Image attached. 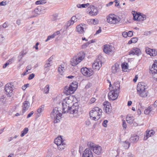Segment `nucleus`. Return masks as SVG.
I'll return each instance as SVG.
<instances>
[{
  "mask_svg": "<svg viewBox=\"0 0 157 157\" xmlns=\"http://www.w3.org/2000/svg\"><path fill=\"white\" fill-rule=\"evenodd\" d=\"M122 35L124 37H127L128 36V33L126 32H124L122 33Z\"/></svg>",
  "mask_w": 157,
  "mask_h": 157,
  "instance_id": "bf43d9fd",
  "label": "nucleus"
},
{
  "mask_svg": "<svg viewBox=\"0 0 157 157\" xmlns=\"http://www.w3.org/2000/svg\"><path fill=\"white\" fill-rule=\"evenodd\" d=\"M112 88V90L117 91L119 93V92L120 89V85L119 82L118 81L115 82L113 85Z\"/></svg>",
  "mask_w": 157,
  "mask_h": 157,
  "instance_id": "412c9836",
  "label": "nucleus"
},
{
  "mask_svg": "<svg viewBox=\"0 0 157 157\" xmlns=\"http://www.w3.org/2000/svg\"><path fill=\"white\" fill-rule=\"evenodd\" d=\"M57 148L58 150H62L64 149L66 147V144L64 142H63L60 145H59L57 146Z\"/></svg>",
  "mask_w": 157,
  "mask_h": 157,
  "instance_id": "e433bc0d",
  "label": "nucleus"
},
{
  "mask_svg": "<svg viewBox=\"0 0 157 157\" xmlns=\"http://www.w3.org/2000/svg\"><path fill=\"white\" fill-rule=\"evenodd\" d=\"M114 50V48L111 45L106 44L104 45L103 51L106 54H112Z\"/></svg>",
  "mask_w": 157,
  "mask_h": 157,
  "instance_id": "9d476101",
  "label": "nucleus"
},
{
  "mask_svg": "<svg viewBox=\"0 0 157 157\" xmlns=\"http://www.w3.org/2000/svg\"><path fill=\"white\" fill-rule=\"evenodd\" d=\"M157 72V61L155 60L151 68H150V73L153 74L154 72Z\"/></svg>",
  "mask_w": 157,
  "mask_h": 157,
  "instance_id": "aec40b11",
  "label": "nucleus"
},
{
  "mask_svg": "<svg viewBox=\"0 0 157 157\" xmlns=\"http://www.w3.org/2000/svg\"><path fill=\"white\" fill-rule=\"evenodd\" d=\"M104 108L105 112L107 113H110L112 110V106L110 103L108 101H105L104 102Z\"/></svg>",
  "mask_w": 157,
  "mask_h": 157,
  "instance_id": "2eb2a0df",
  "label": "nucleus"
},
{
  "mask_svg": "<svg viewBox=\"0 0 157 157\" xmlns=\"http://www.w3.org/2000/svg\"><path fill=\"white\" fill-rule=\"evenodd\" d=\"M30 106V104L28 101H25L23 103L22 105V113H24L29 108Z\"/></svg>",
  "mask_w": 157,
  "mask_h": 157,
  "instance_id": "6ab92c4d",
  "label": "nucleus"
},
{
  "mask_svg": "<svg viewBox=\"0 0 157 157\" xmlns=\"http://www.w3.org/2000/svg\"><path fill=\"white\" fill-rule=\"evenodd\" d=\"M93 150L94 153L99 155L101 153L102 150L101 147L96 145Z\"/></svg>",
  "mask_w": 157,
  "mask_h": 157,
  "instance_id": "4be33fe9",
  "label": "nucleus"
},
{
  "mask_svg": "<svg viewBox=\"0 0 157 157\" xmlns=\"http://www.w3.org/2000/svg\"><path fill=\"white\" fill-rule=\"evenodd\" d=\"M62 115L61 113L59 112L58 108L55 107L53 109L51 114V117L52 119L55 120L54 123H56L59 121V119L61 118Z\"/></svg>",
  "mask_w": 157,
  "mask_h": 157,
  "instance_id": "39448f33",
  "label": "nucleus"
},
{
  "mask_svg": "<svg viewBox=\"0 0 157 157\" xmlns=\"http://www.w3.org/2000/svg\"><path fill=\"white\" fill-rule=\"evenodd\" d=\"M72 98L71 96L67 97L63 100L62 102H64V103L70 106L72 103Z\"/></svg>",
  "mask_w": 157,
  "mask_h": 157,
  "instance_id": "b1692460",
  "label": "nucleus"
},
{
  "mask_svg": "<svg viewBox=\"0 0 157 157\" xmlns=\"http://www.w3.org/2000/svg\"><path fill=\"white\" fill-rule=\"evenodd\" d=\"M78 109V106L73 105L70 107L67 113L74 115L77 113Z\"/></svg>",
  "mask_w": 157,
  "mask_h": 157,
  "instance_id": "4468645a",
  "label": "nucleus"
},
{
  "mask_svg": "<svg viewBox=\"0 0 157 157\" xmlns=\"http://www.w3.org/2000/svg\"><path fill=\"white\" fill-rule=\"evenodd\" d=\"M41 11V8L39 6L36 8L34 11L32 12V13L33 14L34 13H35V14H40L42 13Z\"/></svg>",
  "mask_w": 157,
  "mask_h": 157,
  "instance_id": "f704fd0d",
  "label": "nucleus"
},
{
  "mask_svg": "<svg viewBox=\"0 0 157 157\" xmlns=\"http://www.w3.org/2000/svg\"><path fill=\"white\" fill-rule=\"evenodd\" d=\"M112 90L108 93V97L109 100L113 101L117 98L119 93Z\"/></svg>",
  "mask_w": 157,
  "mask_h": 157,
  "instance_id": "6e6552de",
  "label": "nucleus"
},
{
  "mask_svg": "<svg viewBox=\"0 0 157 157\" xmlns=\"http://www.w3.org/2000/svg\"><path fill=\"white\" fill-rule=\"evenodd\" d=\"M5 98L6 97L4 95L2 96L0 99V101L3 103H4L6 101Z\"/></svg>",
  "mask_w": 157,
  "mask_h": 157,
  "instance_id": "3c124183",
  "label": "nucleus"
},
{
  "mask_svg": "<svg viewBox=\"0 0 157 157\" xmlns=\"http://www.w3.org/2000/svg\"><path fill=\"white\" fill-rule=\"evenodd\" d=\"M13 85L10 83L6 84L4 87L5 93L8 97H11L13 95V90H14Z\"/></svg>",
  "mask_w": 157,
  "mask_h": 157,
  "instance_id": "423d86ee",
  "label": "nucleus"
},
{
  "mask_svg": "<svg viewBox=\"0 0 157 157\" xmlns=\"http://www.w3.org/2000/svg\"><path fill=\"white\" fill-rule=\"evenodd\" d=\"M81 71L82 74L84 76L90 77L93 74L92 70L86 67L81 68Z\"/></svg>",
  "mask_w": 157,
  "mask_h": 157,
  "instance_id": "9b49d317",
  "label": "nucleus"
},
{
  "mask_svg": "<svg viewBox=\"0 0 157 157\" xmlns=\"http://www.w3.org/2000/svg\"><path fill=\"white\" fill-rule=\"evenodd\" d=\"M127 65L128 63L126 62H124L122 64L121 67L123 71L124 72L127 71V69H128Z\"/></svg>",
  "mask_w": 157,
  "mask_h": 157,
  "instance_id": "c9c22d12",
  "label": "nucleus"
},
{
  "mask_svg": "<svg viewBox=\"0 0 157 157\" xmlns=\"http://www.w3.org/2000/svg\"><path fill=\"white\" fill-rule=\"evenodd\" d=\"M147 87L143 82H139L137 86V93L139 95L142 97H146L148 93L147 90Z\"/></svg>",
  "mask_w": 157,
  "mask_h": 157,
  "instance_id": "f257e3e1",
  "label": "nucleus"
},
{
  "mask_svg": "<svg viewBox=\"0 0 157 157\" xmlns=\"http://www.w3.org/2000/svg\"><path fill=\"white\" fill-rule=\"evenodd\" d=\"M96 145L94 144L93 143L91 142H88L87 144L88 146L93 150L94 147L96 146Z\"/></svg>",
  "mask_w": 157,
  "mask_h": 157,
  "instance_id": "79ce46f5",
  "label": "nucleus"
},
{
  "mask_svg": "<svg viewBox=\"0 0 157 157\" xmlns=\"http://www.w3.org/2000/svg\"><path fill=\"white\" fill-rule=\"evenodd\" d=\"M62 104L63 107L62 113H67L70 107V106L64 103V102H62Z\"/></svg>",
  "mask_w": 157,
  "mask_h": 157,
  "instance_id": "393cba45",
  "label": "nucleus"
},
{
  "mask_svg": "<svg viewBox=\"0 0 157 157\" xmlns=\"http://www.w3.org/2000/svg\"><path fill=\"white\" fill-rule=\"evenodd\" d=\"M92 86V84L90 83H88L85 86V88L88 89Z\"/></svg>",
  "mask_w": 157,
  "mask_h": 157,
  "instance_id": "680f3d73",
  "label": "nucleus"
},
{
  "mask_svg": "<svg viewBox=\"0 0 157 157\" xmlns=\"http://www.w3.org/2000/svg\"><path fill=\"white\" fill-rule=\"evenodd\" d=\"M128 36L130 37L133 35V32L132 31H130L128 33Z\"/></svg>",
  "mask_w": 157,
  "mask_h": 157,
  "instance_id": "052dcab7",
  "label": "nucleus"
},
{
  "mask_svg": "<svg viewBox=\"0 0 157 157\" xmlns=\"http://www.w3.org/2000/svg\"><path fill=\"white\" fill-rule=\"evenodd\" d=\"M78 87L77 82H75L71 84L69 86H66L64 89V93L67 95L73 94Z\"/></svg>",
  "mask_w": 157,
  "mask_h": 157,
  "instance_id": "7ed1b4c3",
  "label": "nucleus"
},
{
  "mask_svg": "<svg viewBox=\"0 0 157 157\" xmlns=\"http://www.w3.org/2000/svg\"><path fill=\"white\" fill-rule=\"evenodd\" d=\"M52 65L51 63L47 61H46V63H45L44 65V67L45 68H47L48 67H50Z\"/></svg>",
  "mask_w": 157,
  "mask_h": 157,
  "instance_id": "49530a36",
  "label": "nucleus"
},
{
  "mask_svg": "<svg viewBox=\"0 0 157 157\" xmlns=\"http://www.w3.org/2000/svg\"><path fill=\"white\" fill-rule=\"evenodd\" d=\"M96 99L95 98H92L90 100V103L91 104L94 103L96 101Z\"/></svg>",
  "mask_w": 157,
  "mask_h": 157,
  "instance_id": "774afa93",
  "label": "nucleus"
},
{
  "mask_svg": "<svg viewBox=\"0 0 157 157\" xmlns=\"http://www.w3.org/2000/svg\"><path fill=\"white\" fill-rule=\"evenodd\" d=\"M121 143L125 149H128L130 146V143L127 140H126L124 142H122Z\"/></svg>",
  "mask_w": 157,
  "mask_h": 157,
  "instance_id": "72a5a7b5",
  "label": "nucleus"
},
{
  "mask_svg": "<svg viewBox=\"0 0 157 157\" xmlns=\"http://www.w3.org/2000/svg\"><path fill=\"white\" fill-rule=\"evenodd\" d=\"M34 76L35 75L34 74L32 73L30 74L28 77V79L30 80L32 79L33 78H34Z\"/></svg>",
  "mask_w": 157,
  "mask_h": 157,
  "instance_id": "4d7b16f0",
  "label": "nucleus"
},
{
  "mask_svg": "<svg viewBox=\"0 0 157 157\" xmlns=\"http://www.w3.org/2000/svg\"><path fill=\"white\" fill-rule=\"evenodd\" d=\"M101 66L102 62L99 59H97L94 62L92 67L94 69L98 70Z\"/></svg>",
  "mask_w": 157,
  "mask_h": 157,
  "instance_id": "f8f14e48",
  "label": "nucleus"
},
{
  "mask_svg": "<svg viewBox=\"0 0 157 157\" xmlns=\"http://www.w3.org/2000/svg\"><path fill=\"white\" fill-rule=\"evenodd\" d=\"M146 134L144 137V139L145 140H147V138L153 136L154 134V132L152 130H147L146 131Z\"/></svg>",
  "mask_w": 157,
  "mask_h": 157,
  "instance_id": "a878e982",
  "label": "nucleus"
},
{
  "mask_svg": "<svg viewBox=\"0 0 157 157\" xmlns=\"http://www.w3.org/2000/svg\"><path fill=\"white\" fill-rule=\"evenodd\" d=\"M44 105H42L40 106L37 110L36 112L35 113L36 118L39 117L42 114V113L44 110Z\"/></svg>",
  "mask_w": 157,
  "mask_h": 157,
  "instance_id": "dca6fc26",
  "label": "nucleus"
},
{
  "mask_svg": "<svg viewBox=\"0 0 157 157\" xmlns=\"http://www.w3.org/2000/svg\"><path fill=\"white\" fill-rule=\"evenodd\" d=\"M137 21H143L146 19V16L145 15H141L140 14H137Z\"/></svg>",
  "mask_w": 157,
  "mask_h": 157,
  "instance_id": "473e14b6",
  "label": "nucleus"
},
{
  "mask_svg": "<svg viewBox=\"0 0 157 157\" xmlns=\"http://www.w3.org/2000/svg\"><path fill=\"white\" fill-rule=\"evenodd\" d=\"M86 25L84 24H80L77 25L76 31L79 34H83L85 32V29L86 28Z\"/></svg>",
  "mask_w": 157,
  "mask_h": 157,
  "instance_id": "1a4fd4ad",
  "label": "nucleus"
},
{
  "mask_svg": "<svg viewBox=\"0 0 157 157\" xmlns=\"http://www.w3.org/2000/svg\"><path fill=\"white\" fill-rule=\"evenodd\" d=\"M133 43H135L137 42L138 40L137 37H133L132 38Z\"/></svg>",
  "mask_w": 157,
  "mask_h": 157,
  "instance_id": "0e129e2a",
  "label": "nucleus"
},
{
  "mask_svg": "<svg viewBox=\"0 0 157 157\" xmlns=\"http://www.w3.org/2000/svg\"><path fill=\"white\" fill-rule=\"evenodd\" d=\"M141 53V52L140 49L136 48H134L129 52V55H136L137 56H139Z\"/></svg>",
  "mask_w": 157,
  "mask_h": 157,
  "instance_id": "f3484780",
  "label": "nucleus"
},
{
  "mask_svg": "<svg viewBox=\"0 0 157 157\" xmlns=\"http://www.w3.org/2000/svg\"><path fill=\"white\" fill-rule=\"evenodd\" d=\"M63 142H64L62 140V138L61 136L58 137L55 140V143L57 146L60 145V144H61Z\"/></svg>",
  "mask_w": 157,
  "mask_h": 157,
  "instance_id": "2f4dec72",
  "label": "nucleus"
},
{
  "mask_svg": "<svg viewBox=\"0 0 157 157\" xmlns=\"http://www.w3.org/2000/svg\"><path fill=\"white\" fill-rule=\"evenodd\" d=\"M89 3H87L86 4H78L77 5V6L78 8H86L89 5Z\"/></svg>",
  "mask_w": 157,
  "mask_h": 157,
  "instance_id": "4c0bfd02",
  "label": "nucleus"
},
{
  "mask_svg": "<svg viewBox=\"0 0 157 157\" xmlns=\"http://www.w3.org/2000/svg\"><path fill=\"white\" fill-rule=\"evenodd\" d=\"M106 19L107 22L111 24H117L121 21V18L119 17L112 14H109L106 17Z\"/></svg>",
  "mask_w": 157,
  "mask_h": 157,
  "instance_id": "20e7f679",
  "label": "nucleus"
},
{
  "mask_svg": "<svg viewBox=\"0 0 157 157\" xmlns=\"http://www.w3.org/2000/svg\"><path fill=\"white\" fill-rule=\"evenodd\" d=\"M126 120L128 123L132 124L133 123L134 118L132 116L128 115L126 117Z\"/></svg>",
  "mask_w": 157,
  "mask_h": 157,
  "instance_id": "c756f323",
  "label": "nucleus"
},
{
  "mask_svg": "<svg viewBox=\"0 0 157 157\" xmlns=\"http://www.w3.org/2000/svg\"><path fill=\"white\" fill-rule=\"evenodd\" d=\"M122 126L124 128H126L127 127V124L125 121L124 120H122Z\"/></svg>",
  "mask_w": 157,
  "mask_h": 157,
  "instance_id": "5fc2aeb1",
  "label": "nucleus"
},
{
  "mask_svg": "<svg viewBox=\"0 0 157 157\" xmlns=\"http://www.w3.org/2000/svg\"><path fill=\"white\" fill-rule=\"evenodd\" d=\"M90 44V43L89 42H86L82 45L81 48H86Z\"/></svg>",
  "mask_w": 157,
  "mask_h": 157,
  "instance_id": "a18cd8bd",
  "label": "nucleus"
},
{
  "mask_svg": "<svg viewBox=\"0 0 157 157\" xmlns=\"http://www.w3.org/2000/svg\"><path fill=\"white\" fill-rule=\"evenodd\" d=\"M94 23H93V24L94 25H96L98 23V20L97 19H93Z\"/></svg>",
  "mask_w": 157,
  "mask_h": 157,
  "instance_id": "6e6d98bb",
  "label": "nucleus"
},
{
  "mask_svg": "<svg viewBox=\"0 0 157 157\" xmlns=\"http://www.w3.org/2000/svg\"><path fill=\"white\" fill-rule=\"evenodd\" d=\"M76 56L77 57V58L80 62H81L84 58L85 56V53L83 52H81L78 53L77 56Z\"/></svg>",
  "mask_w": 157,
  "mask_h": 157,
  "instance_id": "bb28decb",
  "label": "nucleus"
},
{
  "mask_svg": "<svg viewBox=\"0 0 157 157\" xmlns=\"http://www.w3.org/2000/svg\"><path fill=\"white\" fill-rule=\"evenodd\" d=\"M73 24V22H72L71 20H70L67 22V27H68Z\"/></svg>",
  "mask_w": 157,
  "mask_h": 157,
  "instance_id": "864d4df0",
  "label": "nucleus"
},
{
  "mask_svg": "<svg viewBox=\"0 0 157 157\" xmlns=\"http://www.w3.org/2000/svg\"><path fill=\"white\" fill-rule=\"evenodd\" d=\"M119 63H116L113 65L112 68V72L114 74L117 72L119 70Z\"/></svg>",
  "mask_w": 157,
  "mask_h": 157,
  "instance_id": "5701e85b",
  "label": "nucleus"
},
{
  "mask_svg": "<svg viewBox=\"0 0 157 157\" xmlns=\"http://www.w3.org/2000/svg\"><path fill=\"white\" fill-rule=\"evenodd\" d=\"M54 38V36L52 34L51 35L49 36H48L47 39L45 40V42H47L48 41L50 40L51 39H53Z\"/></svg>",
  "mask_w": 157,
  "mask_h": 157,
  "instance_id": "09e8293b",
  "label": "nucleus"
},
{
  "mask_svg": "<svg viewBox=\"0 0 157 157\" xmlns=\"http://www.w3.org/2000/svg\"><path fill=\"white\" fill-rule=\"evenodd\" d=\"M102 110L96 107L93 108L90 112V115L91 120L95 121L99 120L101 115Z\"/></svg>",
  "mask_w": 157,
  "mask_h": 157,
  "instance_id": "f03ea898",
  "label": "nucleus"
},
{
  "mask_svg": "<svg viewBox=\"0 0 157 157\" xmlns=\"http://www.w3.org/2000/svg\"><path fill=\"white\" fill-rule=\"evenodd\" d=\"M145 52L147 54L151 56V52H152V49H151L148 48V47H147L146 48Z\"/></svg>",
  "mask_w": 157,
  "mask_h": 157,
  "instance_id": "37998d69",
  "label": "nucleus"
},
{
  "mask_svg": "<svg viewBox=\"0 0 157 157\" xmlns=\"http://www.w3.org/2000/svg\"><path fill=\"white\" fill-rule=\"evenodd\" d=\"M29 84H25L24 86H23L22 87V89L23 90H25L26 88L29 87Z\"/></svg>",
  "mask_w": 157,
  "mask_h": 157,
  "instance_id": "13d9d810",
  "label": "nucleus"
},
{
  "mask_svg": "<svg viewBox=\"0 0 157 157\" xmlns=\"http://www.w3.org/2000/svg\"><path fill=\"white\" fill-rule=\"evenodd\" d=\"M93 153L89 148H86L84 151L82 157H94Z\"/></svg>",
  "mask_w": 157,
  "mask_h": 157,
  "instance_id": "ddd939ff",
  "label": "nucleus"
},
{
  "mask_svg": "<svg viewBox=\"0 0 157 157\" xmlns=\"http://www.w3.org/2000/svg\"><path fill=\"white\" fill-rule=\"evenodd\" d=\"M87 12L88 14L91 16H96L98 13L97 8L92 5L88 8Z\"/></svg>",
  "mask_w": 157,
  "mask_h": 157,
  "instance_id": "0eeeda50",
  "label": "nucleus"
},
{
  "mask_svg": "<svg viewBox=\"0 0 157 157\" xmlns=\"http://www.w3.org/2000/svg\"><path fill=\"white\" fill-rule=\"evenodd\" d=\"M80 62V61L77 58V57L76 56H74L72 58L70 62V64L73 66H76Z\"/></svg>",
  "mask_w": 157,
  "mask_h": 157,
  "instance_id": "a211bd4d",
  "label": "nucleus"
},
{
  "mask_svg": "<svg viewBox=\"0 0 157 157\" xmlns=\"http://www.w3.org/2000/svg\"><path fill=\"white\" fill-rule=\"evenodd\" d=\"M50 89V86L48 84L46 86L44 89V93L45 94H48L49 93Z\"/></svg>",
  "mask_w": 157,
  "mask_h": 157,
  "instance_id": "ea45409f",
  "label": "nucleus"
},
{
  "mask_svg": "<svg viewBox=\"0 0 157 157\" xmlns=\"http://www.w3.org/2000/svg\"><path fill=\"white\" fill-rule=\"evenodd\" d=\"M157 54V51L152 49V52H151V56H155Z\"/></svg>",
  "mask_w": 157,
  "mask_h": 157,
  "instance_id": "8fccbe9b",
  "label": "nucleus"
},
{
  "mask_svg": "<svg viewBox=\"0 0 157 157\" xmlns=\"http://www.w3.org/2000/svg\"><path fill=\"white\" fill-rule=\"evenodd\" d=\"M34 113V112L33 111L31 112L29 114L27 117V118H29Z\"/></svg>",
  "mask_w": 157,
  "mask_h": 157,
  "instance_id": "69168bd1",
  "label": "nucleus"
},
{
  "mask_svg": "<svg viewBox=\"0 0 157 157\" xmlns=\"http://www.w3.org/2000/svg\"><path fill=\"white\" fill-rule=\"evenodd\" d=\"M152 74V77L153 78L155 79H157V72H154L153 74Z\"/></svg>",
  "mask_w": 157,
  "mask_h": 157,
  "instance_id": "e2e57ef3",
  "label": "nucleus"
},
{
  "mask_svg": "<svg viewBox=\"0 0 157 157\" xmlns=\"http://www.w3.org/2000/svg\"><path fill=\"white\" fill-rule=\"evenodd\" d=\"M66 69V68L64 67L63 65H61L59 66L58 68V71L59 73L61 75H63Z\"/></svg>",
  "mask_w": 157,
  "mask_h": 157,
  "instance_id": "7c9ffc66",
  "label": "nucleus"
},
{
  "mask_svg": "<svg viewBox=\"0 0 157 157\" xmlns=\"http://www.w3.org/2000/svg\"><path fill=\"white\" fill-rule=\"evenodd\" d=\"M58 17V15L56 14H54L52 16V19L53 21H55L57 20Z\"/></svg>",
  "mask_w": 157,
  "mask_h": 157,
  "instance_id": "de8ad7c7",
  "label": "nucleus"
},
{
  "mask_svg": "<svg viewBox=\"0 0 157 157\" xmlns=\"http://www.w3.org/2000/svg\"><path fill=\"white\" fill-rule=\"evenodd\" d=\"M28 130L29 129L27 128H25L24 130L21 131V137L24 136L28 132Z\"/></svg>",
  "mask_w": 157,
  "mask_h": 157,
  "instance_id": "a19ab883",
  "label": "nucleus"
},
{
  "mask_svg": "<svg viewBox=\"0 0 157 157\" xmlns=\"http://www.w3.org/2000/svg\"><path fill=\"white\" fill-rule=\"evenodd\" d=\"M152 110V107L149 106L147 108L145 109L144 111V113L146 114H148Z\"/></svg>",
  "mask_w": 157,
  "mask_h": 157,
  "instance_id": "58836bf2",
  "label": "nucleus"
},
{
  "mask_svg": "<svg viewBox=\"0 0 157 157\" xmlns=\"http://www.w3.org/2000/svg\"><path fill=\"white\" fill-rule=\"evenodd\" d=\"M139 139V136L137 135L132 136L130 139V141L132 143H136L137 142Z\"/></svg>",
  "mask_w": 157,
  "mask_h": 157,
  "instance_id": "c85d7f7f",
  "label": "nucleus"
},
{
  "mask_svg": "<svg viewBox=\"0 0 157 157\" xmlns=\"http://www.w3.org/2000/svg\"><path fill=\"white\" fill-rule=\"evenodd\" d=\"M46 3V1L45 0L37 1L36 2V5H39L44 4Z\"/></svg>",
  "mask_w": 157,
  "mask_h": 157,
  "instance_id": "c03bdc74",
  "label": "nucleus"
},
{
  "mask_svg": "<svg viewBox=\"0 0 157 157\" xmlns=\"http://www.w3.org/2000/svg\"><path fill=\"white\" fill-rule=\"evenodd\" d=\"M80 18V15L78 14L72 17L71 20L74 23L76 22L78 20H79Z\"/></svg>",
  "mask_w": 157,
  "mask_h": 157,
  "instance_id": "cd10ccee",
  "label": "nucleus"
},
{
  "mask_svg": "<svg viewBox=\"0 0 157 157\" xmlns=\"http://www.w3.org/2000/svg\"><path fill=\"white\" fill-rule=\"evenodd\" d=\"M108 122V121L107 120H105L104 121L103 123H102V125L104 126V127H106L107 126V123Z\"/></svg>",
  "mask_w": 157,
  "mask_h": 157,
  "instance_id": "603ef678",
  "label": "nucleus"
},
{
  "mask_svg": "<svg viewBox=\"0 0 157 157\" xmlns=\"http://www.w3.org/2000/svg\"><path fill=\"white\" fill-rule=\"evenodd\" d=\"M15 59L14 57H13L11 59H10L8 61V62L10 63V64H11L12 63V62H13Z\"/></svg>",
  "mask_w": 157,
  "mask_h": 157,
  "instance_id": "338daca9",
  "label": "nucleus"
}]
</instances>
